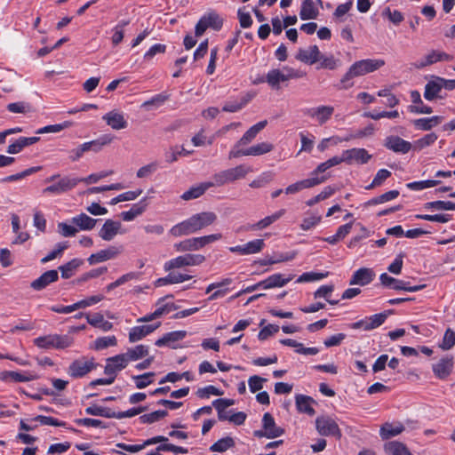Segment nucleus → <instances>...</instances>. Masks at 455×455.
I'll return each instance as SVG.
<instances>
[{"instance_id": "79ce46f5", "label": "nucleus", "mask_w": 455, "mask_h": 455, "mask_svg": "<svg viewBox=\"0 0 455 455\" xmlns=\"http://www.w3.org/2000/svg\"><path fill=\"white\" fill-rule=\"evenodd\" d=\"M128 362L137 361L148 355V347L145 345H138L132 348H129L126 353H124Z\"/></svg>"}, {"instance_id": "c03bdc74", "label": "nucleus", "mask_w": 455, "mask_h": 455, "mask_svg": "<svg viewBox=\"0 0 455 455\" xmlns=\"http://www.w3.org/2000/svg\"><path fill=\"white\" fill-rule=\"evenodd\" d=\"M83 264V260L80 259H73L68 263L59 267L61 272V276L65 279L71 277L74 272Z\"/></svg>"}, {"instance_id": "dca6fc26", "label": "nucleus", "mask_w": 455, "mask_h": 455, "mask_svg": "<svg viewBox=\"0 0 455 455\" xmlns=\"http://www.w3.org/2000/svg\"><path fill=\"white\" fill-rule=\"evenodd\" d=\"M452 57L443 52L431 51L424 58L414 63V67L418 69H422L427 66L432 65L439 61H449L451 60Z\"/></svg>"}, {"instance_id": "bb28decb", "label": "nucleus", "mask_w": 455, "mask_h": 455, "mask_svg": "<svg viewBox=\"0 0 455 455\" xmlns=\"http://www.w3.org/2000/svg\"><path fill=\"white\" fill-rule=\"evenodd\" d=\"M453 367V360L451 357H443L436 363L433 364V371L435 375L441 379L447 378L451 372Z\"/></svg>"}, {"instance_id": "f03ea898", "label": "nucleus", "mask_w": 455, "mask_h": 455, "mask_svg": "<svg viewBox=\"0 0 455 455\" xmlns=\"http://www.w3.org/2000/svg\"><path fill=\"white\" fill-rule=\"evenodd\" d=\"M385 65V60L380 59H366L355 62L341 78L340 83L342 88L347 89L353 85L349 83L354 77L364 76L368 73L374 72Z\"/></svg>"}, {"instance_id": "39448f33", "label": "nucleus", "mask_w": 455, "mask_h": 455, "mask_svg": "<svg viewBox=\"0 0 455 455\" xmlns=\"http://www.w3.org/2000/svg\"><path fill=\"white\" fill-rule=\"evenodd\" d=\"M72 343L73 338L68 335L49 334L34 339V344L44 349H64Z\"/></svg>"}, {"instance_id": "5701e85b", "label": "nucleus", "mask_w": 455, "mask_h": 455, "mask_svg": "<svg viewBox=\"0 0 455 455\" xmlns=\"http://www.w3.org/2000/svg\"><path fill=\"white\" fill-rule=\"evenodd\" d=\"M102 119L114 130H122L127 127V122L124 115L116 110L105 114Z\"/></svg>"}, {"instance_id": "4d7b16f0", "label": "nucleus", "mask_w": 455, "mask_h": 455, "mask_svg": "<svg viewBox=\"0 0 455 455\" xmlns=\"http://www.w3.org/2000/svg\"><path fill=\"white\" fill-rule=\"evenodd\" d=\"M68 242H62V243H59L57 245H56V248L51 251L48 255H46L44 258H43L41 259V262L42 263H46V262H49L54 259H56L57 257L60 256L62 254V252L68 249Z\"/></svg>"}, {"instance_id": "a211bd4d", "label": "nucleus", "mask_w": 455, "mask_h": 455, "mask_svg": "<svg viewBox=\"0 0 455 455\" xmlns=\"http://www.w3.org/2000/svg\"><path fill=\"white\" fill-rule=\"evenodd\" d=\"M38 378V376L35 373L26 371L25 373H20L18 371H4L0 372V380L2 381H12V382H28L31 380H35Z\"/></svg>"}, {"instance_id": "c756f323", "label": "nucleus", "mask_w": 455, "mask_h": 455, "mask_svg": "<svg viewBox=\"0 0 455 455\" xmlns=\"http://www.w3.org/2000/svg\"><path fill=\"white\" fill-rule=\"evenodd\" d=\"M293 275H290L285 277L282 274H274L268 276L267 279L261 281V284H263V289H271L275 287H283L286 285L290 281H291Z\"/></svg>"}, {"instance_id": "864d4df0", "label": "nucleus", "mask_w": 455, "mask_h": 455, "mask_svg": "<svg viewBox=\"0 0 455 455\" xmlns=\"http://www.w3.org/2000/svg\"><path fill=\"white\" fill-rule=\"evenodd\" d=\"M251 97L250 95H247L246 97H243L240 102L235 101V102H227L223 106V111L226 112H236L240 109H242L250 100Z\"/></svg>"}, {"instance_id": "7ed1b4c3", "label": "nucleus", "mask_w": 455, "mask_h": 455, "mask_svg": "<svg viewBox=\"0 0 455 455\" xmlns=\"http://www.w3.org/2000/svg\"><path fill=\"white\" fill-rule=\"evenodd\" d=\"M253 169L247 164H239L234 168L223 170L212 176V187H221L228 183H233L246 177Z\"/></svg>"}, {"instance_id": "20e7f679", "label": "nucleus", "mask_w": 455, "mask_h": 455, "mask_svg": "<svg viewBox=\"0 0 455 455\" xmlns=\"http://www.w3.org/2000/svg\"><path fill=\"white\" fill-rule=\"evenodd\" d=\"M305 76V72L286 66L282 69L274 68L269 70L265 77H261L260 82L267 83L273 89H279L280 83L301 78Z\"/></svg>"}, {"instance_id": "ddd939ff", "label": "nucleus", "mask_w": 455, "mask_h": 455, "mask_svg": "<svg viewBox=\"0 0 455 455\" xmlns=\"http://www.w3.org/2000/svg\"><path fill=\"white\" fill-rule=\"evenodd\" d=\"M329 175H322V176H312L308 179H305L299 181H297L291 185H289L285 188L286 194H295L302 189L310 188L315 186H317L321 183H323L325 180L329 179Z\"/></svg>"}, {"instance_id": "a878e982", "label": "nucleus", "mask_w": 455, "mask_h": 455, "mask_svg": "<svg viewBox=\"0 0 455 455\" xmlns=\"http://www.w3.org/2000/svg\"><path fill=\"white\" fill-rule=\"evenodd\" d=\"M321 52L316 45H312L308 49H299L296 59L304 63L315 64L319 61Z\"/></svg>"}, {"instance_id": "9d476101", "label": "nucleus", "mask_w": 455, "mask_h": 455, "mask_svg": "<svg viewBox=\"0 0 455 455\" xmlns=\"http://www.w3.org/2000/svg\"><path fill=\"white\" fill-rule=\"evenodd\" d=\"M334 113V108L329 105H321L308 108L304 110V115L315 121L319 125L327 123Z\"/></svg>"}, {"instance_id": "f3484780", "label": "nucleus", "mask_w": 455, "mask_h": 455, "mask_svg": "<svg viewBox=\"0 0 455 455\" xmlns=\"http://www.w3.org/2000/svg\"><path fill=\"white\" fill-rule=\"evenodd\" d=\"M124 354H120L107 359V363L104 368V372L107 375L116 376V372L124 369L128 364Z\"/></svg>"}, {"instance_id": "473e14b6", "label": "nucleus", "mask_w": 455, "mask_h": 455, "mask_svg": "<svg viewBox=\"0 0 455 455\" xmlns=\"http://www.w3.org/2000/svg\"><path fill=\"white\" fill-rule=\"evenodd\" d=\"M146 198H143L140 200L138 204H135L132 205V207L127 211L121 212L120 216L124 221H132L139 215L142 214L146 208H147V203Z\"/></svg>"}, {"instance_id": "de8ad7c7", "label": "nucleus", "mask_w": 455, "mask_h": 455, "mask_svg": "<svg viewBox=\"0 0 455 455\" xmlns=\"http://www.w3.org/2000/svg\"><path fill=\"white\" fill-rule=\"evenodd\" d=\"M333 291H334V286L332 284L322 285L320 288H318L315 291L314 297H315V299L323 298L331 305H337L339 303V300L331 299V293L333 292Z\"/></svg>"}, {"instance_id": "393cba45", "label": "nucleus", "mask_w": 455, "mask_h": 455, "mask_svg": "<svg viewBox=\"0 0 455 455\" xmlns=\"http://www.w3.org/2000/svg\"><path fill=\"white\" fill-rule=\"evenodd\" d=\"M186 331H171L164 334L162 338L158 339L155 344L157 347L166 346L172 348H176L174 344L180 340H182L186 337Z\"/></svg>"}, {"instance_id": "e2e57ef3", "label": "nucleus", "mask_w": 455, "mask_h": 455, "mask_svg": "<svg viewBox=\"0 0 455 455\" xmlns=\"http://www.w3.org/2000/svg\"><path fill=\"white\" fill-rule=\"evenodd\" d=\"M383 16L387 17L393 24L399 25L403 20V13L398 10L391 11L389 7H387L383 11Z\"/></svg>"}, {"instance_id": "052dcab7", "label": "nucleus", "mask_w": 455, "mask_h": 455, "mask_svg": "<svg viewBox=\"0 0 455 455\" xmlns=\"http://www.w3.org/2000/svg\"><path fill=\"white\" fill-rule=\"evenodd\" d=\"M245 247V250L249 255L251 254H256L262 251V249L265 246V242L263 239H255L252 241L248 242L247 243L243 244Z\"/></svg>"}, {"instance_id": "9b49d317", "label": "nucleus", "mask_w": 455, "mask_h": 455, "mask_svg": "<svg viewBox=\"0 0 455 455\" xmlns=\"http://www.w3.org/2000/svg\"><path fill=\"white\" fill-rule=\"evenodd\" d=\"M222 19L215 12H209L204 15L195 28L196 36H201L208 28L220 30L222 27Z\"/></svg>"}, {"instance_id": "37998d69", "label": "nucleus", "mask_w": 455, "mask_h": 455, "mask_svg": "<svg viewBox=\"0 0 455 455\" xmlns=\"http://www.w3.org/2000/svg\"><path fill=\"white\" fill-rule=\"evenodd\" d=\"M313 399L309 396L299 395L296 396V406L300 412H305L308 415H314L315 410L311 406Z\"/></svg>"}, {"instance_id": "6ab92c4d", "label": "nucleus", "mask_w": 455, "mask_h": 455, "mask_svg": "<svg viewBox=\"0 0 455 455\" xmlns=\"http://www.w3.org/2000/svg\"><path fill=\"white\" fill-rule=\"evenodd\" d=\"M59 274L57 270L52 269L44 272L37 279L30 283V287L35 291H42L49 284L58 281Z\"/></svg>"}, {"instance_id": "e433bc0d", "label": "nucleus", "mask_w": 455, "mask_h": 455, "mask_svg": "<svg viewBox=\"0 0 455 455\" xmlns=\"http://www.w3.org/2000/svg\"><path fill=\"white\" fill-rule=\"evenodd\" d=\"M443 89L442 83H439V76L429 81L425 86L424 97L427 100H433L438 97V93Z\"/></svg>"}, {"instance_id": "423d86ee", "label": "nucleus", "mask_w": 455, "mask_h": 455, "mask_svg": "<svg viewBox=\"0 0 455 455\" xmlns=\"http://www.w3.org/2000/svg\"><path fill=\"white\" fill-rule=\"evenodd\" d=\"M205 261V257L201 254H185L166 261L164 265L165 271L184 267L199 266Z\"/></svg>"}, {"instance_id": "2f4dec72", "label": "nucleus", "mask_w": 455, "mask_h": 455, "mask_svg": "<svg viewBox=\"0 0 455 455\" xmlns=\"http://www.w3.org/2000/svg\"><path fill=\"white\" fill-rule=\"evenodd\" d=\"M319 11L313 0H304L301 4L299 17L301 20H314L318 17Z\"/></svg>"}, {"instance_id": "338daca9", "label": "nucleus", "mask_w": 455, "mask_h": 455, "mask_svg": "<svg viewBox=\"0 0 455 455\" xmlns=\"http://www.w3.org/2000/svg\"><path fill=\"white\" fill-rule=\"evenodd\" d=\"M266 381H267L266 379L257 376V375L250 377L248 379V385H249L250 391L251 393H255V392L262 389L263 383Z\"/></svg>"}, {"instance_id": "6e6552de", "label": "nucleus", "mask_w": 455, "mask_h": 455, "mask_svg": "<svg viewBox=\"0 0 455 455\" xmlns=\"http://www.w3.org/2000/svg\"><path fill=\"white\" fill-rule=\"evenodd\" d=\"M315 427L319 435L323 436L332 435L339 439L341 431L337 422L329 416H320L315 419Z\"/></svg>"}, {"instance_id": "4468645a", "label": "nucleus", "mask_w": 455, "mask_h": 455, "mask_svg": "<svg viewBox=\"0 0 455 455\" xmlns=\"http://www.w3.org/2000/svg\"><path fill=\"white\" fill-rule=\"evenodd\" d=\"M122 246H109L107 249L92 254L87 260L90 265L104 262L116 258L122 252Z\"/></svg>"}, {"instance_id": "3c124183", "label": "nucleus", "mask_w": 455, "mask_h": 455, "mask_svg": "<svg viewBox=\"0 0 455 455\" xmlns=\"http://www.w3.org/2000/svg\"><path fill=\"white\" fill-rule=\"evenodd\" d=\"M387 314L379 313L371 315L368 320H366V325H364V330L370 331L380 326L386 320Z\"/></svg>"}, {"instance_id": "4be33fe9", "label": "nucleus", "mask_w": 455, "mask_h": 455, "mask_svg": "<svg viewBox=\"0 0 455 455\" xmlns=\"http://www.w3.org/2000/svg\"><path fill=\"white\" fill-rule=\"evenodd\" d=\"M121 227L119 221L107 220L99 231V235L104 241H111L120 232Z\"/></svg>"}, {"instance_id": "8fccbe9b", "label": "nucleus", "mask_w": 455, "mask_h": 455, "mask_svg": "<svg viewBox=\"0 0 455 455\" xmlns=\"http://www.w3.org/2000/svg\"><path fill=\"white\" fill-rule=\"evenodd\" d=\"M424 208L436 211H455V203L451 201H433L425 204Z\"/></svg>"}, {"instance_id": "c85d7f7f", "label": "nucleus", "mask_w": 455, "mask_h": 455, "mask_svg": "<svg viewBox=\"0 0 455 455\" xmlns=\"http://www.w3.org/2000/svg\"><path fill=\"white\" fill-rule=\"evenodd\" d=\"M267 124V120H263L259 122L258 124L251 126L243 136L242 138L237 141V147H242L249 144L251 142L257 134L262 131L266 125Z\"/></svg>"}, {"instance_id": "412c9836", "label": "nucleus", "mask_w": 455, "mask_h": 455, "mask_svg": "<svg viewBox=\"0 0 455 455\" xmlns=\"http://www.w3.org/2000/svg\"><path fill=\"white\" fill-rule=\"evenodd\" d=\"M385 146L395 152L406 154L411 148V144L409 141L404 140L403 139L398 136H389L385 140Z\"/></svg>"}, {"instance_id": "aec40b11", "label": "nucleus", "mask_w": 455, "mask_h": 455, "mask_svg": "<svg viewBox=\"0 0 455 455\" xmlns=\"http://www.w3.org/2000/svg\"><path fill=\"white\" fill-rule=\"evenodd\" d=\"M160 324L161 323L158 322L153 324L140 325L132 328L129 332V341L134 343L142 339L144 337L156 331Z\"/></svg>"}, {"instance_id": "69168bd1", "label": "nucleus", "mask_w": 455, "mask_h": 455, "mask_svg": "<svg viewBox=\"0 0 455 455\" xmlns=\"http://www.w3.org/2000/svg\"><path fill=\"white\" fill-rule=\"evenodd\" d=\"M6 108L12 113L26 114L31 110L30 105L23 101L10 103Z\"/></svg>"}, {"instance_id": "f8f14e48", "label": "nucleus", "mask_w": 455, "mask_h": 455, "mask_svg": "<svg viewBox=\"0 0 455 455\" xmlns=\"http://www.w3.org/2000/svg\"><path fill=\"white\" fill-rule=\"evenodd\" d=\"M80 182L79 178H71L65 176L60 179L57 183H54L45 188L43 192L44 194H62L73 189Z\"/></svg>"}, {"instance_id": "a18cd8bd", "label": "nucleus", "mask_w": 455, "mask_h": 455, "mask_svg": "<svg viewBox=\"0 0 455 455\" xmlns=\"http://www.w3.org/2000/svg\"><path fill=\"white\" fill-rule=\"evenodd\" d=\"M85 412L89 415L101 416L108 419H116L117 412L113 411L107 407H100L98 405L89 406L85 409Z\"/></svg>"}, {"instance_id": "c9c22d12", "label": "nucleus", "mask_w": 455, "mask_h": 455, "mask_svg": "<svg viewBox=\"0 0 455 455\" xmlns=\"http://www.w3.org/2000/svg\"><path fill=\"white\" fill-rule=\"evenodd\" d=\"M71 221L81 230H92L97 223V220L91 218L85 213L73 217Z\"/></svg>"}, {"instance_id": "2eb2a0df", "label": "nucleus", "mask_w": 455, "mask_h": 455, "mask_svg": "<svg viewBox=\"0 0 455 455\" xmlns=\"http://www.w3.org/2000/svg\"><path fill=\"white\" fill-rule=\"evenodd\" d=\"M343 154L347 164H363L371 158V155L364 148H351L344 150Z\"/></svg>"}, {"instance_id": "58836bf2", "label": "nucleus", "mask_w": 455, "mask_h": 455, "mask_svg": "<svg viewBox=\"0 0 455 455\" xmlns=\"http://www.w3.org/2000/svg\"><path fill=\"white\" fill-rule=\"evenodd\" d=\"M284 212H285L284 210H280L270 216H267L264 219L258 221L257 223L251 225L249 228V229H251V230L264 229V228H267L268 226H270L275 221H276L277 220H279L284 214Z\"/></svg>"}, {"instance_id": "5fc2aeb1", "label": "nucleus", "mask_w": 455, "mask_h": 455, "mask_svg": "<svg viewBox=\"0 0 455 455\" xmlns=\"http://www.w3.org/2000/svg\"><path fill=\"white\" fill-rule=\"evenodd\" d=\"M441 181L429 180H422V181H414L408 183L406 186L408 188L411 190H422L428 188H433L437 186Z\"/></svg>"}, {"instance_id": "6e6d98bb", "label": "nucleus", "mask_w": 455, "mask_h": 455, "mask_svg": "<svg viewBox=\"0 0 455 455\" xmlns=\"http://www.w3.org/2000/svg\"><path fill=\"white\" fill-rule=\"evenodd\" d=\"M116 345V338L115 336H108L98 338L94 341V348L96 350H101L107 348L108 347H113Z\"/></svg>"}, {"instance_id": "cd10ccee", "label": "nucleus", "mask_w": 455, "mask_h": 455, "mask_svg": "<svg viewBox=\"0 0 455 455\" xmlns=\"http://www.w3.org/2000/svg\"><path fill=\"white\" fill-rule=\"evenodd\" d=\"M404 429V426L401 422H386L380 427L379 435L383 440H387L400 435Z\"/></svg>"}, {"instance_id": "f704fd0d", "label": "nucleus", "mask_w": 455, "mask_h": 455, "mask_svg": "<svg viewBox=\"0 0 455 455\" xmlns=\"http://www.w3.org/2000/svg\"><path fill=\"white\" fill-rule=\"evenodd\" d=\"M341 163H345V157L343 152L340 156H335L327 161L320 164L312 172V176H319L320 173H323L328 169L336 166L338 164H340Z\"/></svg>"}, {"instance_id": "09e8293b", "label": "nucleus", "mask_w": 455, "mask_h": 455, "mask_svg": "<svg viewBox=\"0 0 455 455\" xmlns=\"http://www.w3.org/2000/svg\"><path fill=\"white\" fill-rule=\"evenodd\" d=\"M274 145L269 142H261L247 148L248 156H261L271 152Z\"/></svg>"}, {"instance_id": "bf43d9fd", "label": "nucleus", "mask_w": 455, "mask_h": 455, "mask_svg": "<svg viewBox=\"0 0 455 455\" xmlns=\"http://www.w3.org/2000/svg\"><path fill=\"white\" fill-rule=\"evenodd\" d=\"M391 176V172L386 169H380L378 171L372 182L366 187V189H371L375 187L380 186L387 178Z\"/></svg>"}, {"instance_id": "f257e3e1", "label": "nucleus", "mask_w": 455, "mask_h": 455, "mask_svg": "<svg viewBox=\"0 0 455 455\" xmlns=\"http://www.w3.org/2000/svg\"><path fill=\"white\" fill-rule=\"evenodd\" d=\"M216 220L217 215L212 212L196 213L173 226L170 230V234L175 237L188 235L212 225Z\"/></svg>"}, {"instance_id": "680f3d73", "label": "nucleus", "mask_w": 455, "mask_h": 455, "mask_svg": "<svg viewBox=\"0 0 455 455\" xmlns=\"http://www.w3.org/2000/svg\"><path fill=\"white\" fill-rule=\"evenodd\" d=\"M334 192H335V189L333 188L328 186V187L324 188V189L321 193H319L317 196L309 199L307 202V204L308 206H313L314 204L319 203L320 201L330 197L331 196H332L334 194Z\"/></svg>"}, {"instance_id": "13d9d810", "label": "nucleus", "mask_w": 455, "mask_h": 455, "mask_svg": "<svg viewBox=\"0 0 455 455\" xmlns=\"http://www.w3.org/2000/svg\"><path fill=\"white\" fill-rule=\"evenodd\" d=\"M454 346H455V331L449 328L446 330V331L443 335V341L440 344V347L443 350H449L451 347H453Z\"/></svg>"}, {"instance_id": "774afa93", "label": "nucleus", "mask_w": 455, "mask_h": 455, "mask_svg": "<svg viewBox=\"0 0 455 455\" xmlns=\"http://www.w3.org/2000/svg\"><path fill=\"white\" fill-rule=\"evenodd\" d=\"M196 395L200 398H205V397H209L211 395H222L223 392L221 390H220L219 388H217L216 387L210 385L205 387L199 388L196 392Z\"/></svg>"}, {"instance_id": "0eeeda50", "label": "nucleus", "mask_w": 455, "mask_h": 455, "mask_svg": "<svg viewBox=\"0 0 455 455\" xmlns=\"http://www.w3.org/2000/svg\"><path fill=\"white\" fill-rule=\"evenodd\" d=\"M283 433V428L276 426L273 416L269 412H266L262 418V429L254 431L253 435L259 438L273 439L281 436Z\"/></svg>"}, {"instance_id": "ea45409f", "label": "nucleus", "mask_w": 455, "mask_h": 455, "mask_svg": "<svg viewBox=\"0 0 455 455\" xmlns=\"http://www.w3.org/2000/svg\"><path fill=\"white\" fill-rule=\"evenodd\" d=\"M177 251H190L202 249L198 237L188 238L174 244Z\"/></svg>"}, {"instance_id": "b1692460", "label": "nucleus", "mask_w": 455, "mask_h": 455, "mask_svg": "<svg viewBox=\"0 0 455 455\" xmlns=\"http://www.w3.org/2000/svg\"><path fill=\"white\" fill-rule=\"evenodd\" d=\"M374 276L375 274L372 269L368 267H362L353 274L352 278L349 281V284H358L363 286L369 284L373 280Z\"/></svg>"}, {"instance_id": "1a4fd4ad", "label": "nucleus", "mask_w": 455, "mask_h": 455, "mask_svg": "<svg viewBox=\"0 0 455 455\" xmlns=\"http://www.w3.org/2000/svg\"><path fill=\"white\" fill-rule=\"evenodd\" d=\"M96 368L94 359L82 357L75 360L68 367V373L70 377L77 379L85 376L91 371Z\"/></svg>"}, {"instance_id": "7c9ffc66", "label": "nucleus", "mask_w": 455, "mask_h": 455, "mask_svg": "<svg viewBox=\"0 0 455 455\" xmlns=\"http://www.w3.org/2000/svg\"><path fill=\"white\" fill-rule=\"evenodd\" d=\"M383 448L387 455H412L404 443L397 441L387 442Z\"/></svg>"}, {"instance_id": "49530a36", "label": "nucleus", "mask_w": 455, "mask_h": 455, "mask_svg": "<svg viewBox=\"0 0 455 455\" xmlns=\"http://www.w3.org/2000/svg\"><path fill=\"white\" fill-rule=\"evenodd\" d=\"M235 446V441L232 437L227 436L218 440L210 447V451L213 452H225Z\"/></svg>"}, {"instance_id": "a19ab883", "label": "nucleus", "mask_w": 455, "mask_h": 455, "mask_svg": "<svg viewBox=\"0 0 455 455\" xmlns=\"http://www.w3.org/2000/svg\"><path fill=\"white\" fill-rule=\"evenodd\" d=\"M380 283L383 286L387 288H392L396 291H403L405 288L406 282L403 280L395 279L387 273H383L379 276Z\"/></svg>"}, {"instance_id": "603ef678", "label": "nucleus", "mask_w": 455, "mask_h": 455, "mask_svg": "<svg viewBox=\"0 0 455 455\" xmlns=\"http://www.w3.org/2000/svg\"><path fill=\"white\" fill-rule=\"evenodd\" d=\"M155 375V372H146L141 375L133 376L132 379L135 380L136 387L139 389H142L153 382L152 378Z\"/></svg>"}, {"instance_id": "0e129e2a", "label": "nucleus", "mask_w": 455, "mask_h": 455, "mask_svg": "<svg viewBox=\"0 0 455 455\" xmlns=\"http://www.w3.org/2000/svg\"><path fill=\"white\" fill-rule=\"evenodd\" d=\"M167 415L166 411H156L148 414H144L140 416V419L142 423H154L156 421H158L162 418L165 417Z\"/></svg>"}, {"instance_id": "72a5a7b5", "label": "nucleus", "mask_w": 455, "mask_h": 455, "mask_svg": "<svg viewBox=\"0 0 455 455\" xmlns=\"http://www.w3.org/2000/svg\"><path fill=\"white\" fill-rule=\"evenodd\" d=\"M212 184L211 181L204 182L196 187L190 188L188 191L181 195V199L185 201L192 200L200 197L205 193V191L212 188Z\"/></svg>"}, {"instance_id": "4c0bfd02", "label": "nucleus", "mask_w": 455, "mask_h": 455, "mask_svg": "<svg viewBox=\"0 0 455 455\" xmlns=\"http://www.w3.org/2000/svg\"><path fill=\"white\" fill-rule=\"evenodd\" d=\"M443 121V117L435 116L429 118H419L413 121V124L423 131H429L433 127L438 125Z\"/></svg>"}]
</instances>
